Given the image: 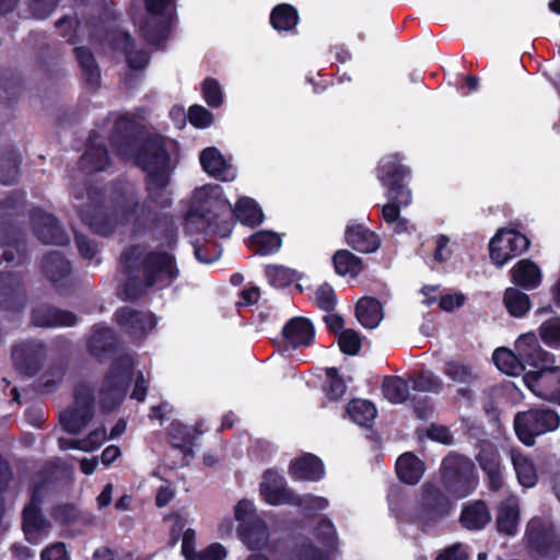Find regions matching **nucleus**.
<instances>
[{
  "mask_svg": "<svg viewBox=\"0 0 560 560\" xmlns=\"http://www.w3.org/2000/svg\"><path fill=\"white\" fill-rule=\"evenodd\" d=\"M73 207L82 222L95 233L109 235L116 231L139 233L151 220L152 214L145 203H140L133 186L121 184L115 190L109 203H105L103 192L96 188L83 192L74 188Z\"/></svg>",
  "mask_w": 560,
  "mask_h": 560,
  "instance_id": "1",
  "label": "nucleus"
},
{
  "mask_svg": "<svg viewBox=\"0 0 560 560\" xmlns=\"http://www.w3.org/2000/svg\"><path fill=\"white\" fill-rule=\"evenodd\" d=\"M175 244L176 236L170 231L165 248L133 245L122 253L121 264L126 273L124 288L128 299H137L149 289L163 290L178 278L179 269L171 252Z\"/></svg>",
  "mask_w": 560,
  "mask_h": 560,
  "instance_id": "2",
  "label": "nucleus"
},
{
  "mask_svg": "<svg viewBox=\"0 0 560 560\" xmlns=\"http://www.w3.org/2000/svg\"><path fill=\"white\" fill-rule=\"evenodd\" d=\"M132 128L133 122L127 115L118 116L110 142L120 156L135 160L143 170L148 178L149 194L154 196V190L164 189L168 185L175 165L168 156L166 141L162 137L153 136L138 143L130 138Z\"/></svg>",
  "mask_w": 560,
  "mask_h": 560,
  "instance_id": "3",
  "label": "nucleus"
},
{
  "mask_svg": "<svg viewBox=\"0 0 560 560\" xmlns=\"http://www.w3.org/2000/svg\"><path fill=\"white\" fill-rule=\"evenodd\" d=\"M189 219L200 221L207 234L228 237L232 231L231 203L218 184H209L194 191Z\"/></svg>",
  "mask_w": 560,
  "mask_h": 560,
  "instance_id": "4",
  "label": "nucleus"
},
{
  "mask_svg": "<svg viewBox=\"0 0 560 560\" xmlns=\"http://www.w3.org/2000/svg\"><path fill=\"white\" fill-rule=\"evenodd\" d=\"M145 15L135 19L143 39L154 46H160L171 32L175 21L174 0H144Z\"/></svg>",
  "mask_w": 560,
  "mask_h": 560,
  "instance_id": "5",
  "label": "nucleus"
},
{
  "mask_svg": "<svg viewBox=\"0 0 560 560\" xmlns=\"http://www.w3.org/2000/svg\"><path fill=\"white\" fill-rule=\"evenodd\" d=\"M108 18L92 20L88 22H75L73 37H89L91 40H100L104 35L115 48L121 49L126 54V59L130 68L135 70L143 69L149 62V56L144 50L133 51L132 42L129 34L115 31L107 33L106 24Z\"/></svg>",
  "mask_w": 560,
  "mask_h": 560,
  "instance_id": "6",
  "label": "nucleus"
},
{
  "mask_svg": "<svg viewBox=\"0 0 560 560\" xmlns=\"http://www.w3.org/2000/svg\"><path fill=\"white\" fill-rule=\"evenodd\" d=\"M452 511L448 498L435 486H423L420 501L408 512V520L423 530L435 526Z\"/></svg>",
  "mask_w": 560,
  "mask_h": 560,
  "instance_id": "7",
  "label": "nucleus"
},
{
  "mask_svg": "<svg viewBox=\"0 0 560 560\" xmlns=\"http://www.w3.org/2000/svg\"><path fill=\"white\" fill-rule=\"evenodd\" d=\"M132 366L133 360L128 354L117 358L112 364L100 390V405L104 410L110 411L122 401L131 380Z\"/></svg>",
  "mask_w": 560,
  "mask_h": 560,
  "instance_id": "8",
  "label": "nucleus"
},
{
  "mask_svg": "<svg viewBox=\"0 0 560 560\" xmlns=\"http://www.w3.org/2000/svg\"><path fill=\"white\" fill-rule=\"evenodd\" d=\"M409 175V170L400 164L398 154H389L382 158L377 167V178L387 189V197L390 201L401 207L411 203V190L404 185L402 179Z\"/></svg>",
  "mask_w": 560,
  "mask_h": 560,
  "instance_id": "9",
  "label": "nucleus"
},
{
  "mask_svg": "<svg viewBox=\"0 0 560 560\" xmlns=\"http://www.w3.org/2000/svg\"><path fill=\"white\" fill-rule=\"evenodd\" d=\"M445 488L456 498L468 495L476 486L474 463L464 456L451 454L442 463Z\"/></svg>",
  "mask_w": 560,
  "mask_h": 560,
  "instance_id": "10",
  "label": "nucleus"
},
{
  "mask_svg": "<svg viewBox=\"0 0 560 560\" xmlns=\"http://www.w3.org/2000/svg\"><path fill=\"white\" fill-rule=\"evenodd\" d=\"M559 425V415L550 409L518 412L514 419L515 433L527 446L534 445L536 436L555 431Z\"/></svg>",
  "mask_w": 560,
  "mask_h": 560,
  "instance_id": "11",
  "label": "nucleus"
},
{
  "mask_svg": "<svg viewBox=\"0 0 560 560\" xmlns=\"http://www.w3.org/2000/svg\"><path fill=\"white\" fill-rule=\"evenodd\" d=\"M525 539L530 549L544 557L560 556V533L549 518H530L526 526Z\"/></svg>",
  "mask_w": 560,
  "mask_h": 560,
  "instance_id": "12",
  "label": "nucleus"
},
{
  "mask_svg": "<svg viewBox=\"0 0 560 560\" xmlns=\"http://www.w3.org/2000/svg\"><path fill=\"white\" fill-rule=\"evenodd\" d=\"M316 538L323 547H316L311 540L301 541L292 553V560H331V552L337 546V532L332 522L323 517L316 529Z\"/></svg>",
  "mask_w": 560,
  "mask_h": 560,
  "instance_id": "13",
  "label": "nucleus"
},
{
  "mask_svg": "<svg viewBox=\"0 0 560 560\" xmlns=\"http://www.w3.org/2000/svg\"><path fill=\"white\" fill-rule=\"evenodd\" d=\"M93 397L88 385L75 388L73 405L60 415L62 428L72 434L81 432L93 417Z\"/></svg>",
  "mask_w": 560,
  "mask_h": 560,
  "instance_id": "14",
  "label": "nucleus"
},
{
  "mask_svg": "<svg viewBox=\"0 0 560 560\" xmlns=\"http://www.w3.org/2000/svg\"><path fill=\"white\" fill-rule=\"evenodd\" d=\"M529 246L527 237L515 230L501 229L489 244L490 258L494 265L502 267L513 257L525 252Z\"/></svg>",
  "mask_w": 560,
  "mask_h": 560,
  "instance_id": "15",
  "label": "nucleus"
},
{
  "mask_svg": "<svg viewBox=\"0 0 560 560\" xmlns=\"http://www.w3.org/2000/svg\"><path fill=\"white\" fill-rule=\"evenodd\" d=\"M523 382L537 397L560 404V366L550 364L542 371H529Z\"/></svg>",
  "mask_w": 560,
  "mask_h": 560,
  "instance_id": "16",
  "label": "nucleus"
},
{
  "mask_svg": "<svg viewBox=\"0 0 560 560\" xmlns=\"http://www.w3.org/2000/svg\"><path fill=\"white\" fill-rule=\"evenodd\" d=\"M42 490L34 489L30 503L23 510V532L32 544L40 542L49 533L50 524L39 510Z\"/></svg>",
  "mask_w": 560,
  "mask_h": 560,
  "instance_id": "17",
  "label": "nucleus"
},
{
  "mask_svg": "<svg viewBox=\"0 0 560 560\" xmlns=\"http://www.w3.org/2000/svg\"><path fill=\"white\" fill-rule=\"evenodd\" d=\"M514 349L521 357L525 366L542 371L553 364V357L545 351L534 332L522 334L514 343Z\"/></svg>",
  "mask_w": 560,
  "mask_h": 560,
  "instance_id": "18",
  "label": "nucleus"
},
{
  "mask_svg": "<svg viewBox=\"0 0 560 560\" xmlns=\"http://www.w3.org/2000/svg\"><path fill=\"white\" fill-rule=\"evenodd\" d=\"M116 320L119 327L132 338L145 336L156 325V318L152 313L136 311L128 306L116 312Z\"/></svg>",
  "mask_w": 560,
  "mask_h": 560,
  "instance_id": "19",
  "label": "nucleus"
},
{
  "mask_svg": "<svg viewBox=\"0 0 560 560\" xmlns=\"http://www.w3.org/2000/svg\"><path fill=\"white\" fill-rule=\"evenodd\" d=\"M295 492L287 486L285 478L275 471L267 470L260 482V495L270 505L291 504Z\"/></svg>",
  "mask_w": 560,
  "mask_h": 560,
  "instance_id": "20",
  "label": "nucleus"
},
{
  "mask_svg": "<svg viewBox=\"0 0 560 560\" xmlns=\"http://www.w3.org/2000/svg\"><path fill=\"white\" fill-rule=\"evenodd\" d=\"M44 358L45 347L37 340L22 342L12 351L15 368L27 375H33L40 369Z\"/></svg>",
  "mask_w": 560,
  "mask_h": 560,
  "instance_id": "21",
  "label": "nucleus"
},
{
  "mask_svg": "<svg viewBox=\"0 0 560 560\" xmlns=\"http://www.w3.org/2000/svg\"><path fill=\"white\" fill-rule=\"evenodd\" d=\"M172 441V454L175 458L172 467L185 466L192 458L195 430L180 422H172L168 429Z\"/></svg>",
  "mask_w": 560,
  "mask_h": 560,
  "instance_id": "22",
  "label": "nucleus"
},
{
  "mask_svg": "<svg viewBox=\"0 0 560 560\" xmlns=\"http://www.w3.org/2000/svg\"><path fill=\"white\" fill-rule=\"evenodd\" d=\"M199 161L202 170L211 177L222 182H231L236 177V168L214 147L203 149L199 154Z\"/></svg>",
  "mask_w": 560,
  "mask_h": 560,
  "instance_id": "23",
  "label": "nucleus"
},
{
  "mask_svg": "<svg viewBox=\"0 0 560 560\" xmlns=\"http://www.w3.org/2000/svg\"><path fill=\"white\" fill-rule=\"evenodd\" d=\"M42 270L58 290L72 284L70 262L59 252H51L43 258Z\"/></svg>",
  "mask_w": 560,
  "mask_h": 560,
  "instance_id": "24",
  "label": "nucleus"
},
{
  "mask_svg": "<svg viewBox=\"0 0 560 560\" xmlns=\"http://www.w3.org/2000/svg\"><path fill=\"white\" fill-rule=\"evenodd\" d=\"M35 233L40 242L54 245H67L69 236L58 225L56 218L43 211H35L32 217Z\"/></svg>",
  "mask_w": 560,
  "mask_h": 560,
  "instance_id": "25",
  "label": "nucleus"
},
{
  "mask_svg": "<svg viewBox=\"0 0 560 560\" xmlns=\"http://www.w3.org/2000/svg\"><path fill=\"white\" fill-rule=\"evenodd\" d=\"M520 518V500L516 495L510 494L498 505L495 517L498 532L505 536H515L518 532Z\"/></svg>",
  "mask_w": 560,
  "mask_h": 560,
  "instance_id": "26",
  "label": "nucleus"
},
{
  "mask_svg": "<svg viewBox=\"0 0 560 560\" xmlns=\"http://www.w3.org/2000/svg\"><path fill=\"white\" fill-rule=\"evenodd\" d=\"M21 278L13 272H0V308L20 312L24 298L20 291Z\"/></svg>",
  "mask_w": 560,
  "mask_h": 560,
  "instance_id": "27",
  "label": "nucleus"
},
{
  "mask_svg": "<svg viewBox=\"0 0 560 560\" xmlns=\"http://www.w3.org/2000/svg\"><path fill=\"white\" fill-rule=\"evenodd\" d=\"M345 235L347 243L361 253H374L381 246L380 237L361 223L350 222Z\"/></svg>",
  "mask_w": 560,
  "mask_h": 560,
  "instance_id": "28",
  "label": "nucleus"
},
{
  "mask_svg": "<svg viewBox=\"0 0 560 560\" xmlns=\"http://www.w3.org/2000/svg\"><path fill=\"white\" fill-rule=\"evenodd\" d=\"M32 322L38 327H70L77 323V316L48 305H40L33 310Z\"/></svg>",
  "mask_w": 560,
  "mask_h": 560,
  "instance_id": "29",
  "label": "nucleus"
},
{
  "mask_svg": "<svg viewBox=\"0 0 560 560\" xmlns=\"http://www.w3.org/2000/svg\"><path fill=\"white\" fill-rule=\"evenodd\" d=\"M290 475L296 480L318 481L325 475L324 464L313 454H303L291 462Z\"/></svg>",
  "mask_w": 560,
  "mask_h": 560,
  "instance_id": "30",
  "label": "nucleus"
},
{
  "mask_svg": "<svg viewBox=\"0 0 560 560\" xmlns=\"http://www.w3.org/2000/svg\"><path fill=\"white\" fill-rule=\"evenodd\" d=\"M284 339L294 348L307 347L314 339L313 324L304 317H294L282 330Z\"/></svg>",
  "mask_w": 560,
  "mask_h": 560,
  "instance_id": "31",
  "label": "nucleus"
},
{
  "mask_svg": "<svg viewBox=\"0 0 560 560\" xmlns=\"http://www.w3.org/2000/svg\"><path fill=\"white\" fill-rule=\"evenodd\" d=\"M512 281L525 290H534L541 283L539 266L529 259H521L511 269Z\"/></svg>",
  "mask_w": 560,
  "mask_h": 560,
  "instance_id": "32",
  "label": "nucleus"
},
{
  "mask_svg": "<svg viewBox=\"0 0 560 560\" xmlns=\"http://www.w3.org/2000/svg\"><path fill=\"white\" fill-rule=\"evenodd\" d=\"M238 536L248 549H262L269 539L268 527L262 518H255L252 523L238 526Z\"/></svg>",
  "mask_w": 560,
  "mask_h": 560,
  "instance_id": "33",
  "label": "nucleus"
},
{
  "mask_svg": "<svg viewBox=\"0 0 560 560\" xmlns=\"http://www.w3.org/2000/svg\"><path fill=\"white\" fill-rule=\"evenodd\" d=\"M491 521V514L482 501H475L464 505L460 514L463 527L470 530L482 529Z\"/></svg>",
  "mask_w": 560,
  "mask_h": 560,
  "instance_id": "34",
  "label": "nucleus"
},
{
  "mask_svg": "<svg viewBox=\"0 0 560 560\" xmlns=\"http://www.w3.org/2000/svg\"><path fill=\"white\" fill-rule=\"evenodd\" d=\"M355 316L363 327L373 329L377 327L383 319L382 305L376 299L364 296L357 303Z\"/></svg>",
  "mask_w": 560,
  "mask_h": 560,
  "instance_id": "35",
  "label": "nucleus"
},
{
  "mask_svg": "<svg viewBox=\"0 0 560 560\" xmlns=\"http://www.w3.org/2000/svg\"><path fill=\"white\" fill-rule=\"evenodd\" d=\"M398 478L408 485H416L424 472V464L413 454L404 453L396 462Z\"/></svg>",
  "mask_w": 560,
  "mask_h": 560,
  "instance_id": "36",
  "label": "nucleus"
},
{
  "mask_svg": "<svg viewBox=\"0 0 560 560\" xmlns=\"http://www.w3.org/2000/svg\"><path fill=\"white\" fill-rule=\"evenodd\" d=\"M510 455L518 483L524 488H533L537 482L534 462L517 450H512Z\"/></svg>",
  "mask_w": 560,
  "mask_h": 560,
  "instance_id": "37",
  "label": "nucleus"
},
{
  "mask_svg": "<svg viewBox=\"0 0 560 560\" xmlns=\"http://www.w3.org/2000/svg\"><path fill=\"white\" fill-rule=\"evenodd\" d=\"M477 459L488 476L490 488L494 491L499 490L502 487L503 478L497 452L491 446L483 447L479 452Z\"/></svg>",
  "mask_w": 560,
  "mask_h": 560,
  "instance_id": "38",
  "label": "nucleus"
},
{
  "mask_svg": "<svg viewBox=\"0 0 560 560\" xmlns=\"http://www.w3.org/2000/svg\"><path fill=\"white\" fill-rule=\"evenodd\" d=\"M236 217L238 221L248 226H255L264 221V213L258 203L248 197H242L231 208V213Z\"/></svg>",
  "mask_w": 560,
  "mask_h": 560,
  "instance_id": "39",
  "label": "nucleus"
},
{
  "mask_svg": "<svg viewBox=\"0 0 560 560\" xmlns=\"http://www.w3.org/2000/svg\"><path fill=\"white\" fill-rule=\"evenodd\" d=\"M492 360L497 368L508 375H520L526 369L515 350L499 348L493 352Z\"/></svg>",
  "mask_w": 560,
  "mask_h": 560,
  "instance_id": "40",
  "label": "nucleus"
},
{
  "mask_svg": "<svg viewBox=\"0 0 560 560\" xmlns=\"http://www.w3.org/2000/svg\"><path fill=\"white\" fill-rule=\"evenodd\" d=\"M81 167L85 172H98L108 165V156L106 150L93 138L80 161Z\"/></svg>",
  "mask_w": 560,
  "mask_h": 560,
  "instance_id": "41",
  "label": "nucleus"
},
{
  "mask_svg": "<svg viewBox=\"0 0 560 560\" xmlns=\"http://www.w3.org/2000/svg\"><path fill=\"white\" fill-rule=\"evenodd\" d=\"M346 413L349 419L358 425L370 427L373 423L377 411L375 406L369 400L354 399L349 402Z\"/></svg>",
  "mask_w": 560,
  "mask_h": 560,
  "instance_id": "42",
  "label": "nucleus"
},
{
  "mask_svg": "<svg viewBox=\"0 0 560 560\" xmlns=\"http://www.w3.org/2000/svg\"><path fill=\"white\" fill-rule=\"evenodd\" d=\"M248 246L254 253L266 256L279 250L281 238L275 232L259 231L249 237Z\"/></svg>",
  "mask_w": 560,
  "mask_h": 560,
  "instance_id": "43",
  "label": "nucleus"
},
{
  "mask_svg": "<svg viewBox=\"0 0 560 560\" xmlns=\"http://www.w3.org/2000/svg\"><path fill=\"white\" fill-rule=\"evenodd\" d=\"M503 304L513 317H523L530 310L529 296L517 288H508L503 295Z\"/></svg>",
  "mask_w": 560,
  "mask_h": 560,
  "instance_id": "44",
  "label": "nucleus"
},
{
  "mask_svg": "<svg viewBox=\"0 0 560 560\" xmlns=\"http://www.w3.org/2000/svg\"><path fill=\"white\" fill-rule=\"evenodd\" d=\"M299 22L298 11L294 7L282 3L278 4L270 14V23L272 27L279 32L291 31Z\"/></svg>",
  "mask_w": 560,
  "mask_h": 560,
  "instance_id": "45",
  "label": "nucleus"
},
{
  "mask_svg": "<svg viewBox=\"0 0 560 560\" xmlns=\"http://www.w3.org/2000/svg\"><path fill=\"white\" fill-rule=\"evenodd\" d=\"M335 270L340 276L357 277L363 269L361 258L347 249L336 252L332 257Z\"/></svg>",
  "mask_w": 560,
  "mask_h": 560,
  "instance_id": "46",
  "label": "nucleus"
},
{
  "mask_svg": "<svg viewBox=\"0 0 560 560\" xmlns=\"http://www.w3.org/2000/svg\"><path fill=\"white\" fill-rule=\"evenodd\" d=\"M444 374L454 383L470 385L478 377L475 369L459 360H451L445 363Z\"/></svg>",
  "mask_w": 560,
  "mask_h": 560,
  "instance_id": "47",
  "label": "nucleus"
},
{
  "mask_svg": "<svg viewBox=\"0 0 560 560\" xmlns=\"http://www.w3.org/2000/svg\"><path fill=\"white\" fill-rule=\"evenodd\" d=\"M115 336L110 328L95 326L89 339V350L92 355L101 358L104 352L112 350Z\"/></svg>",
  "mask_w": 560,
  "mask_h": 560,
  "instance_id": "48",
  "label": "nucleus"
},
{
  "mask_svg": "<svg viewBox=\"0 0 560 560\" xmlns=\"http://www.w3.org/2000/svg\"><path fill=\"white\" fill-rule=\"evenodd\" d=\"M74 51L86 83L95 86L100 80V69L93 55L84 47H75Z\"/></svg>",
  "mask_w": 560,
  "mask_h": 560,
  "instance_id": "49",
  "label": "nucleus"
},
{
  "mask_svg": "<svg viewBox=\"0 0 560 560\" xmlns=\"http://www.w3.org/2000/svg\"><path fill=\"white\" fill-rule=\"evenodd\" d=\"M383 394L393 404L404 402L409 394L408 383L400 376H388L383 382Z\"/></svg>",
  "mask_w": 560,
  "mask_h": 560,
  "instance_id": "50",
  "label": "nucleus"
},
{
  "mask_svg": "<svg viewBox=\"0 0 560 560\" xmlns=\"http://www.w3.org/2000/svg\"><path fill=\"white\" fill-rule=\"evenodd\" d=\"M399 205L390 201L383 206L382 217L384 221L393 229L396 233H402L408 231L409 222L400 215Z\"/></svg>",
  "mask_w": 560,
  "mask_h": 560,
  "instance_id": "51",
  "label": "nucleus"
},
{
  "mask_svg": "<svg viewBox=\"0 0 560 560\" xmlns=\"http://www.w3.org/2000/svg\"><path fill=\"white\" fill-rule=\"evenodd\" d=\"M412 387L417 392L440 393L443 389V381L431 371H422L412 377Z\"/></svg>",
  "mask_w": 560,
  "mask_h": 560,
  "instance_id": "52",
  "label": "nucleus"
},
{
  "mask_svg": "<svg viewBox=\"0 0 560 560\" xmlns=\"http://www.w3.org/2000/svg\"><path fill=\"white\" fill-rule=\"evenodd\" d=\"M295 271L283 266H268L266 277L275 288H284L295 280Z\"/></svg>",
  "mask_w": 560,
  "mask_h": 560,
  "instance_id": "53",
  "label": "nucleus"
},
{
  "mask_svg": "<svg viewBox=\"0 0 560 560\" xmlns=\"http://www.w3.org/2000/svg\"><path fill=\"white\" fill-rule=\"evenodd\" d=\"M326 376L328 378V385L326 387V397L328 400L337 401L346 393V382L341 377H339L336 368H328L326 370Z\"/></svg>",
  "mask_w": 560,
  "mask_h": 560,
  "instance_id": "54",
  "label": "nucleus"
},
{
  "mask_svg": "<svg viewBox=\"0 0 560 560\" xmlns=\"http://www.w3.org/2000/svg\"><path fill=\"white\" fill-rule=\"evenodd\" d=\"M292 505L300 506L303 511L310 513H316L326 510L329 505V501L324 497H317L313 494H295Z\"/></svg>",
  "mask_w": 560,
  "mask_h": 560,
  "instance_id": "55",
  "label": "nucleus"
},
{
  "mask_svg": "<svg viewBox=\"0 0 560 560\" xmlns=\"http://www.w3.org/2000/svg\"><path fill=\"white\" fill-rule=\"evenodd\" d=\"M202 95L206 103L213 108L221 106L224 100L222 88L213 78H207L203 80Z\"/></svg>",
  "mask_w": 560,
  "mask_h": 560,
  "instance_id": "56",
  "label": "nucleus"
},
{
  "mask_svg": "<svg viewBox=\"0 0 560 560\" xmlns=\"http://www.w3.org/2000/svg\"><path fill=\"white\" fill-rule=\"evenodd\" d=\"M539 334L549 347H560V318L542 323L539 327Z\"/></svg>",
  "mask_w": 560,
  "mask_h": 560,
  "instance_id": "57",
  "label": "nucleus"
},
{
  "mask_svg": "<svg viewBox=\"0 0 560 560\" xmlns=\"http://www.w3.org/2000/svg\"><path fill=\"white\" fill-rule=\"evenodd\" d=\"M338 343L343 353L354 355L361 348V338L357 331L345 329L339 334Z\"/></svg>",
  "mask_w": 560,
  "mask_h": 560,
  "instance_id": "58",
  "label": "nucleus"
},
{
  "mask_svg": "<svg viewBox=\"0 0 560 560\" xmlns=\"http://www.w3.org/2000/svg\"><path fill=\"white\" fill-rule=\"evenodd\" d=\"M20 156L16 152H11L7 159L5 165H1L0 180L4 185L13 184L19 175Z\"/></svg>",
  "mask_w": 560,
  "mask_h": 560,
  "instance_id": "59",
  "label": "nucleus"
},
{
  "mask_svg": "<svg viewBox=\"0 0 560 560\" xmlns=\"http://www.w3.org/2000/svg\"><path fill=\"white\" fill-rule=\"evenodd\" d=\"M234 516L240 525H244V523H252L255 518H261L256 514V509L253 501L247 499L240 500L236 503L234 506Z\"/></svg>",
  "mask_w": 560,
  "mask_h": 560,
  "instance_id": "60",
  "label": "nucleus"
},
{
  "mask_svg": "<svg viewBox=\"0 0 560 560\" xmlns=\"http://www.w3.org/2000/svg\"><path fill=\"white\" fill-rule=\"evenodd\" d=\"M107 439L106 430L104 428H98L91 431L85 438L80 439L79 451L82 452H93L97 450Z\"/></svg>",
  "mask_w": 560,
  "mask_h": 560,
  "instance_id": "61",
  "label": "nucleus"
},
{
  "mask_svg": "<svg viewBox=\"0 0 560 560\" xmlns=\"http://www.w3.org/2000/svg\"><path fill=\"white\" fill-rule=\"evenodd\" d=\"M316 305L326 311L330 312L336 305V295L334 289L328 284H322L315 293Z\"/></svg>",
  "mask_w": 560,
  "mask_h": 560,
  "instance_id": "62",
  "label": "nucleus"
},
{
  "mask_svg": "<svg viewBox=\"0 0 560 560\" xmlns=\"http://www.w3.org/2000/svg\"><path fill=\"white\" fill-rule=\"evenodd\" d=\"M188 118L190 124L197 128H207L213 121L211 112L200 105H194L189 108Z\"/></svg>",
  "mask_w": 560,
  "mask_h": 560,
  "instance_id": "63",
  "label": "nucleus"
},
{
  "mask_svg": "<svg viewBox=\"0 0 560 560\" xmlns=\"http://www.w3.org/2000/svg\"><path fill=\"white\" fill-rule=\"evenodd\" d=\"M435 248L433 258L438 262H444L450 259L453 250L451 247V240L444 234H439L434 238Z\"/></svg>",
  "mask_w": 560,
  "mask_h": 560,
  "instance_id": "64",
  "label": "nucleus"
}]
</instances>
